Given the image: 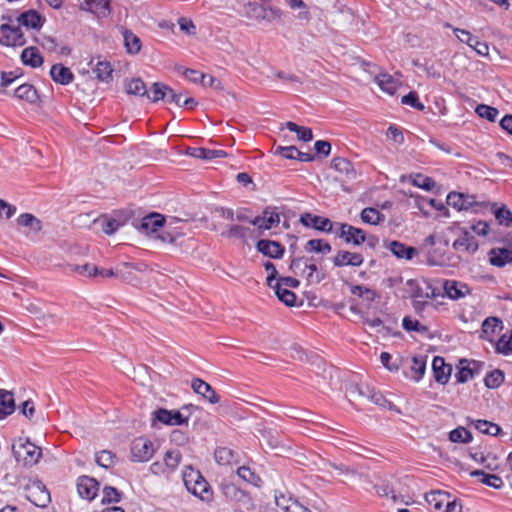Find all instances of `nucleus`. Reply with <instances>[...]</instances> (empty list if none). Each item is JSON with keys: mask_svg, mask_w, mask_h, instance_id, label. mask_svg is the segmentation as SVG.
Instances as JSON below:
<instances>
[{"mask_svg": "<svg viewBox=\"0 0 512 512\" xmlns=\"http://www.w3.org/2000/svg\"><path fill=\"white\" fill-rule=\"evenodd\" d=\"M238 476L245 482L254 486H259L260 477L248 466H241L237 469Z\"/></svg>", "mask_w": 512, "mask_h": 512, "instance_id": "nucleus-54", "label": "nucleus"}, {"mask_svg": "<svg viewBox=\"0 0 512 512\" xmlns=\"http://www.w3.org/2000/svg\"><path fill=\"white\" fill-rule=\"evenodd\" d=\"M154 452V445L148 438L138 437L131 443V456L133 461L146 462L153 457Z\"/></svg>", "mask_w": 512, "mask_h": 512, "instance_id": "nucleus-4", "label": "nucleus"}, {"mask_svg": "<svg viewBox=\"0 0 512 512\" xmlns=\"http://www.w3.org/2000/svg\"><path fill=\"white\" fill-rule=\"evenodd\" d=\"M166 220L163 215L153 212L143 217L138 226V230L144 234L156 233L159 228L165 226Z\"/></svg>", "mask_w": 512, "mask_h": 512, "instance_id": "nucleus-12", "label": "nucleus"}, {"mask_svg": "<svg viewBox=\"0 0 512 512\" xmlns=\"http://www.w3.org/2000/svg\"><path fill=\"white\" fill-rule=\"evenodd\" d=\"M154 420L165 425H183L188 423V417H184L178 410L159 408L153 412Z\"/></svg>", "mask_w": 512, "mask_h": 512, "instance_id": "nucleus-10", "label": "nucleus"}, {"mask_svg": "<svg viewBox=\"0 0 512 512\" xmlns=\"http://www.w3.org/2000/svg\"><path fill=\"white\" fill-rule=\"evenodd\" d=\"M504 379V372L500 369H494L486 374L484 384L488 389H496L503 384Z\"/></svg>", "mask_w": 512, "mask_h": 512, "instance_id": "nucleus-44", "label": "nucleus"}, {"mask_svg": "<svg viewBox=\"0 0 512 512\" xmlns=\"http://www.w3.org/2000/svg\"><path fill=\"white\" fill-rule=\"evenodd\" d=\"M304 249L306 252L328 254L331 252L332 247L323 239H311L306 243Z\"/></svg>", "mask_w": 512, "mask_h": 512, "instance_id": "nucleus-43", "label": "nucleus"}, {"mask_svg": "<svg viewBox=\"0 0 512 512\" xmlns=\"http://www.w3.org/2000/svg\"><path fill=\"white\" fill-rule=\"evenodd\" d=\"M187 155L203 159V160H212L215 158H223L227 154L224 150H217V149H208L203 147H196V148H188L186 151Z\"/></svg>", "mask_w": 512, "mask_h": 512, "instance_id": "nucleus-26", "label": "nucleus"}, {"mask_svg": "<svg viewBox=\"0 0 512 512\" xmlns=\"http://www.w3.org/2000/svg\"><path fill=\"white\" fill-rule=\"evenodd\" d=\"M280 223V214L276 211L275 207H266L262 215L256 216L251 221V225L256 226L259 231L269 230L273 226H277Z\"/></svg>", "mask_w": 512, "mask_h": 512, "instance_id": "nucleus-9", "label": "nucleus"}, {"mask_svg": "<svg viewBox=\"0 0 512 512\" xmlns=\"http://www.w3.org/2000/svg\"><path fill=\"white\" fill-rule=\"evenodd\" d=\"M248 13L251 17L255 19H263L267 21H272L274 19H278L281 16L280 9L276 7H266L264 5H260L257 3H249L248 4Z\"/></svg>", "mask_w": 512, "mask_h": 512, "instance_id": "nucleus-14", "label": "nucleus"}, {"mask_svg": "<svg viewBox=\"0 0 512 512\" xmlns=\"http://www.w3.org/2000/svg\"><path fill=\"white\" fill-rule=\"evenodd\" d=\"M402 327L408 332H417L420 334H426L429 331L427 326L421 324L416 319H412L410 316H405L403 318Z\"/></svg>", "mask_w": 512, "mask_h": 512, "instance_id": "nucleus-52", "label": "nucleus"}, {"mask_svg": "<svg viewBox=\"0 0 512 512\" xmlns=\"http://www.w3.org/2000/svg\"><path fill=\"white\" fill-rule=\"evenodd\" d=\"M27 499L37 507L44 508L51 502L50 493L41 481L27 486Z\"/></svg>", "mask_w": 512, "mask_h": 512, "instance_id": "nucleus-6", "label": "nucleus"}, {"mask_svg": "<svg viewBox=\"0 0 512 512\" xmlns=\"http://www.w3.org/2000/svg\"><path fill=\"white\" fill-rule=\"evenodd\" d=\"M189 492L204 501L209 500L212 496L209 484L204 477L199 479V481L196 482L195 487H193Z\"/></svg>", "mask_w": 512, "mask_h": 512, "instance_id": "nucleus-48", "label": "nucleus"}, {"mask_svg": "<svg viewBox=\"0 0 512 512\" xmlns=\"http://www.w3.org/2000/svg\"><path fill=\"white\" fill-rule=\"evenodd\" d=\"M475 112L484 119H487L490 122H494L499 114V111L497 108L485 105V104H479Z\"/></svg>", "mask_w": 512, "mask_h": 512, "instance_id": "nucleus-55", "label": "nucleus"}, {"mask_svg": "<svg viewBox=\"0 0 512 512\" xmlns=\"http://www.w3.org/2000/svg\"><path fill=\"white\" fill-rule=\"evenodd\" d=\"M360 218L366 224L378 225L385 220V215L376 208L367 207L361 211Z\"/></svg>", "mask_w": 512, "mask_h": 512, "instance_id": "nucleus-37", "label": "nucleus"}, {"mask_svg": "<svg viewBox=\"0 0 512 512\" xmlns=\"http://www.w3.org/2000/svg\"><path fill=\"white\" fill-rule=\"evenodd\" d=\"M412 184L414 186L424 189L426 191H431L434 188L436 182L430 177H426L421 174H417L413 178Z\"/></svg>", "mask_w": 512, "mask_h": 512, "instance_id": "nucleus-64", "label": "nucleus"}, {"mask_svg": "<svg viewBox=\"0 0 512 512\" xmlns=\"http://www.w3.org/2000/svg\"><path fill=\"white\" fill-rule=\"evenodd\" d=\"M285 126L289 131L295 132L297 134L298 139L301 141L308 142L313 139V133L310 128L299 126L292 121L286 122Z\"/></svg>", "mask_w": 512, "mask_h": 512, "instance_id": "nucleus-45", "label": "nucleus"}, {"mask_svg": "<svg viewBox=\"0 0 512 512\" xmlns=\"http://www.w3.org/2000/svg\"><path fill=\"white\" fill-rule=\"evenodd\" d=\"M375 81L381 88V90L387 92L390 95L396 93L399 83L390 74L382 73L375 77Z\"/></svg>", "mask_w": 512, "mask_h": 512, "instance_id": "nucleus-35", "label": "nucleus"}, {"mask_svg": "<svg viewBox=\"0 0 512 512\" xmlns=\"http://www.w3.org/2000/svg\"><path fill=\"white\" fill-rule=\"evenodd\" d=\"M500 325H502V321L498 317H488L482 323V334L488 337V335L494 334L496 328L499 327Z\"/></svg>", "mask_w": 512, "mask_h": 512, "instance_id": "nucleus-61", "label": "nucleus"}, {"mask_svg": "<svg viewBox=\"0 0 512 512\" xmlns=\"http://www.w3.org/2000/svg\"><path fill=\"white\" fill-rule=\"evenodd\" d=\"M258 252L273 259H280L283 257L285 248L284 246L274 240L261 239L256 244Z\"/></svg>", "mask_w": 512, "mask_h": 512, "instance_id": "nucleus-13", "label": "nucleus"}, {"mask_svg": "<svg viewBox=\"0 0 512 512\" xmlns=\"http://www.w3.org/2000/svg\"><path fill=\"white\" fill-rule=\"evenodd\" d=\"M102 231L107 235L114 234L121 226L122 222L108 217H102L99 219Z\"/></svg>", "mask_w": 512, "mask_h": 512, "instance_id": "nucleus-57", "label": "nucleus"}, {"mask_svg": "<svg viewBox=\"0 0 512 512\" xmlns=\"http://www.w3.org/2000/svg\"><path fill=\"white\" fill-rule=\"evenodd\" d=\"M308 270V274L306 275V280L310 284H318L325 279V274L318 271V267L314 262V258H305L304 260V268L302 272Z\"/></svg>", "mask_w": 512, "mask_h": 512, "instance_id": "nucleus-30", "label": "nucleus"}, {"mask_svg": "<svg viewBox=\"0 0 512 512\" xmlns=\"http://www.w3.org/2000/svg\"><path fill=\"white\" fill-rule=\"evenodd\" d=\"M164 227H165L164 231L157 236L163 242H168V243L173 244V243H176V241L179 237H182L184 235L183 232L177 231L176 228L175 229L172 228L171 223L168 225H165Z\"/></svg>", "mask_w": 512, "mask_h": 512, "instance_id": "nucleus-58", "label": "nucleus"}, {"mask_svg": "<svg viewBox=\"0 0 512 512\" xmlns=\"http://www.w3.org/2000/svg\"><path fill=\"white\" fill-rule=\"evenodd\" d=\"M425 369H426L425 359L422 357L414 356L412 358L411 370L415 373L414 379L416 381H419L423 377V375L425 373Z\"/></svg>", "mask_w": 512, "mask_h": 512, "instance_id": "nucleus-63", "label": "nucleus"}, {"mask_svg": "<svg viewBox=\"0 0 512 512\" xmlns=\"http://www.w3.org/2000/svg\"><path fill=\"white\" fill-rule=\"evenodd\" d=\"M185 487L190 491L195 487L196 482L199 481L203 476L198 470H195L192 466H186L182 473Z\"/></svg>", "mask_w": 512, "mask_h": 512, "instance_id": "nucleus-47", "label": "nucleus"}, {"mask_svg": "<svg viewBox=\"0 0 512 512\" xmlns=\"http://www.w3.org/2000/svg\"><path fill=\"white\" fill-rule=\"evenodd\" d=\"M26 39L21 28L14 25L2 24L0 26V44L4 46H23Z\"/></svg>", "mask_w": 512, "mask_h": 512, "instance_id": "nucleus-5", "label": "nucleus"}, {"mask_svg": "<svg viewBox=\"0 0 512 512\" xmlns=\"http://www.w3.org/2000/svg\"><path fill=\"white\" fill-rule=\"evenodd\" d=\"M169 86L161 82H155L152 84L150 90L147 89V96L152 102L164 100L167 97Z\"/></svg>", "mask_w": 512, "mask_h": 512, "instance_id": "nucleus-42", "label": "nucleus"}, {"mask_svg": "<svg viewBox=\"0 0 512 512\" xmlns=\"http://www.w3.org/2000/svg\"><path fill=\"white\" fill-rule=\"evenodd\" d=\"M79 9L93 14L98 19L107 18L111 14V0H83Z\"/></svg>", "mask_w": 512, "mask_h": 512, "instance_id": "nucleus-7", "label": "nucleus"}, {"mask_svg": "<svg viewBox=\"0 0 512 512\" xmlns=\"http://www.w3.org/2000/svg\"><path fill=\"white\" fill-rule=\"evenodd\" d=\"M125 89L129 95L145 96L147 94L146 85L141 78H133L128 81Z\"/></svg>", "mask_w": 512, "mask_h": 512, "instance_id": "nucleus-46", "label": "nucleus"}, {"mask_svg": "<svg viewBox=\"0 0 512 512\" xmlns=\"http://www.w3.org/2000/svg\"><path fill=\"white\" fill-rule=\"evenodd\" d=\"M471 424H473L479 432L490 436H497L502 431L498 424L489 422L487 420H473L471 421Z\"/></svg>", "mask_w": 512, "mask_h": 512, "instance_id": "nucleus-39", "label": "nucleus"}, {"mask_svg": "<svg viewBox=\"0 0 512 512\" xmlns=\"http://www.w3.org/2000/svg\"><path fill=\"white\" fill-rule=\"evenodd\" d=\"M332 167L338 172L347 176L349 179H353L356 177V171L353 167V164L345 158H334L332 160Z\"/></svg>", "mask_w": 512, "mask_h": 512, "instance_id": "nucleus-38", "label": "nucleus"}, {"mask_svg": "<svg viewBox=\"0 0 512 512\" xmlns=\"http://www.w3.org/2000/svg\"><path fill=\"white\" fill-rule=\"evenodd\" d=\"M473 477H481L480 481L490 487H493L495 489H500L504 483L501 477L495 474H487L482 470H475L470 473Z\"/></svg>", "mask_w": 512, "mask_h": 512, "instance_id": "nucleus-36", "label": "nucleus"}, {"mask_svg": "<svg viewBox=\"0 0 512 512\" xmlns=\"http://www.w3.org/2000/svg\"><path fill=\"white\" fill-rule=\"evenodd\" d=\"M253 233L249 227L240 225V224H232L228 227L227 230L221 232V236L228 239H239L243 242Z\"/></svg>", "mask_w": 512, "mask_h": 512, "instance_id": "nucleus-28", "label": "nucleus"}, {"mask_svg": "<svg viewBox=\"0 0 512 512\" xmlns=\"http://www.w3.org/2000/svg\"><path fill=\"white\" fill-rule=\"evenodd\" d=\"M191 387L195 393L203 396L211 404H216L220 401V397L216 394L211 385L199 378L192 380Z\"/></svg>", "mask_w": 512, "mask_h": 512, "instance_id": "nucleus-19", "label": "nucleus"}, {"mask_svg": "<svg viewBox=\"0 0 512 512\" xmlns=\"http://www.w3.org/2000/svg\"><path fill=\"white\" fill-rule=\"evenodd\" d=\"M446 202L449 206L457 209L458 211L468 210L474 206H477L478 203L474 195L458 193V192H450L447 195Z\"/></svg>", "mask_w": 512, "mask_h": 512, "instance_id": "nucleus-11", "label": "nucleus"}, {"mask_svg": "<svg viewBox=\"0 0 512 512\" xmlns=\"http://www.w3.org/2000/svg\"><path fill=\"white\" fill-rule=\"evenodd\" d=\"M449 440L455 443H469L472 441V434L468 429L460 426L449 433Z\"/></svg>", "mask_w": 512, "mask_h": 512, "instance_id": "nucleus-51", "label": "nucleus"}, {"mask_svg": "<svg viewBox=\"0 0 512 512\" xmlns=\"http://www.w3.org/2000/svg\"><path fill=\"white\" fill-rule=\"evenodd\" d=\"M121 492L112 486H105L103 489L102 503H118L121 500Z\"/></svg>", "mask_w": 512, "mask_h": 512, "instance_id": "nucleus-59", "label": "nucleus"}, {"mask_svg": "<svg viewBox=\"0 0 512 512\" xmlns=\"http://www.w3.org/2000/svg\"><path fill=\"white\" fill-rule=\"evenodd\" d=\"M385 247L398 259L411 260L418 253L416 248L396 240L385 243Z\"/></svg>", "mask_w": 512, "mask_h": 512, "instance_id": "nucleus-17", "label": "nucleus"}, {"mask_svg": "<svg viewBox=\"0 0 512 512\" xmlns=\"http://www.w3.org/2000/svg\"><path fill=\"white\" fill-rule=\"evenodd\" d=\"M364 262V258L359 253H353L349 251H339L333 258V264L336 267L342 266H361Z\"/></svg>", "mask_w": 512, "mask_h": 512, "instance_id": "nucleus-21", "label": "nucleus"}, {"mask_svg": "<svg viewBox=\"0 0 512 512\" xmlns=\"http://www.w3.org/2000/svg\"><path fill=\"white\" fill-rule=\"evenodd\" d=\"M181 459H182V455H181L180 451H178V450H169L165 453L163 463H164L168 473L175 471V469L180 464Z\"/></svg>", "mask_w": 512, "mask_h": 512, "instance_id": "nucleus-50", "label": "nucleus"}, {"mask_svg": "<svg viewBox=\"0 0 512 512\" xmlns=\"http://www.w3.org/2000/svg\"><path fill=\"white\" fill-rule=\"evenodd\" d=\"M21 60L24 65L32 68L40 67L44 62L38 48L34 46L27 47L22 51Z\"/></svg>", "mask_w": 512, "mask_h": 512, "instance_id": "nucleus-29", "label": "nucleus"}, {"mask_svg": "<svg viewBox=\"0 0 512 512\" xmlns=\"http://www.w3.org/2000/svg\"><path fill=\"white\" fill-rule=\"evenodd\" d=\"M299 222L307 228H313L320 232H331L334 227V223L329 218L309 212L301 214Z\"/></svg>", "mask_w": 512, "mask_h": 512, "instance_id": "nucleus-8", "label": "nucleus"}, {"mask_svg": "<svg viewBox=\"0 0 512 512\" xmlns=\"http://www.w3.org/2000/svg\"><path fill=\"white\" fill-rule=\"evenodd\" d=\"M443 290L445 295L452 300L462 299L471 292L466 283L456 280H445Z\"/></svg>", "mask_w": 512, "mask_h": 512, "instance_id": "nucleus-15", "label": "nucleus"}, {"mask_svg": "<svg viewBox=\"0 0 512 512\" xmlns=\"http://www.w3.org/2000/svg\"><path fill=\"white\" fill-rule=\"evenodd\" d=\"M98 482L89 476H81L77 481V490L81 498L93 500L97 495Z\"/></svg>", "mask_w": 512, "mask_h": 512, "instance_id": "nucleus-16", "label": "nucleus"}, {"mask_svg": "<svg viewBox=\"0 0 512 512\" xmlns=\"http://www.w3.org/2000/svg\"><path fill=\"white\" fill-rule=\"evenodd\" d=\"M15 97L20 100H25L29 103H35L39 96L35 87L31 84L25 83L16 88L14 92Z\"/></svg>", "mask_w": 512, "mask_h": 512, "instance_id": "nucleus-34", "label": "nucleus"}, {"mask_svg": "<svg viewBox=\"0 0 512 512\" xmlns=\"http://www.w3.org/2000/svg\"><path fill=\"white\" fill-rule=\"evenodd\" d=\"M376 493L381 497H390L393 502H396L400 496H398L393 487L388 482H382L374 486Z\"/></svg>", "mask_w": 512, "mask_h": 512, "instance_id": "nucleus-60", "label": "nucleus"}, {"mask_svg": "<svg viewBox=\"0 0 512 512\" xmlns=\"http://www.w3.org/2000/svg\"><path fill=\"white\" fill-rule=\"evenodd\" d=\"M489 262L496 267H504L506 264L512 263V249L493 248L489 252Z\"/></svg>", "mask_w": 512, "mask_h": 512, "instance_id": "nucleus-22", "label": "nucleus"}, {"mask_svg": "<svg viewBox=\"0 0 512 512\" xmlns=\"http://www.w3.org/2000/svg\"><path fill=\"white\" fill-rule=\"evenodd\" d=\"M13 451L17 461H22L25 466L30 467L38 463L42 454L41 448L31 443L29 439L17 447L14 446Z\"/></svg>", "mask_w": 512, "mask_h": 512, "instance_id": "nucleus-2", "label": "nucleus"}, {"mask_svg": "<svg viewBox=\"0 0 512 512\" xmlns=\"http://www.w3.org/2000/svg\"><path fill=\"white\" fill-rule=\"evenodd\" d=\"M52 80L61 85H68L74 80V74L62 64H54L50 69Z\"/></svg>", "mask_w": 512, "mask_h": 512, "instance_id": "nucleus-23", "label": "nucleus"}, {"mask_svg": "<svg viewBox=\"0 0 512 512\" xmlns=\"http://www.w3.org/2000/svg\"><path fill=\"white\" fill-rule=\"evenodd\" d=\"M95 461L99 466L108 469L115 465L116 456L109 450H102L96 453Z\"/></svg>", "mask_w": 512, "mask_h": 512, "instance_id": "nucleus-53", "label": "nucleus"}, {"mask_svg": "<svg viewBox=\"0 0 512 512\" xmlns=\"http://www.w3.org/2000/svg\"><path fill=\"white\" fill-rule=\"evenodd\" d=\"M473 460L483 465L488 470H495L498 467L497 457L492 453L485 455L483 452L470 453Z\"/></svg>", "mask_w": 512, "mask_h": 512, "instance_id": "nucleus-41", "label": "nucleus"}, {"mask_svg": "<svg viewBox=\"0 0 512 512\" xmlns=\"http://www.w3.org/2000/svg\"><path fill=\"white\" fill-rule=\"evenodd\" d=\"M15 411V400L13 393L0 389V420L5 419Z\"/></svg>", "mask_w": 512, "mask_h": 512, "instance_id": "nucleus-27", "label": "nucleus"}, {"mask_svg": "<svg viewBox=\"0 0 512 512\" xmlns=\"http://www.w3.org/2000/svg\"><path fill=\"white\" fill-rule=\"evenodd\" d=\"M121 32L126 52L131 55L138 54L142 47L141 39L129 29L121 27Z\"/></svg>", "mask_w": 512, "mask_h": 512, "instance_id": "nucleus-25", "label": "nucleus"}, {"mask_svg": "<svg viewBox=\"0 0 512 512\" xmlns=\"http://www.w3.org/2000/svg\"><path fill=\"white\" fill-rule=\"evenodd\" d=\"M214 458L220 465H231L237 462L238 453L228 447H218L214 452Z\"/></svg>", "mask_w": 512, "mask_h": 512, "instance_id": "nucleus-32", "label": "nucleus"}, {"mask_svg": "<svg viewBox=\"0 0 512 512\" xmlns=\"http://www.w3.org/2000/svg\"><path fill=\"white\" fill-rule=\"evenodd\" d=\"M450 494L445 491H431L425 494L427 503L435 510L439 511L444 507L445 502L450 498Z\"/></svg>", "mask_w": 512, "mask_h": 512, "instance_id": "nucleus-33", "label": "nucleus"}, {"mask_svg": "<svg viewBox=\"0 0 512 512\" xmlns=\"http://www.w3.org/2000/svg\"><path fill=\"white\" fill-rule=\"evenodd\" d=\"M496 351L504 355L512 353V331L510 336L503 334L496 343Z\"/></svg>", "mask_w": 512, "mask_h": 512, "instance_id": "nucleus-62", "label": "nucleus"}, {"mask_svg": "<svg viewBox=\"0 0 512 512\" xmlns=\"http://www.w3.org/2000/svg\"><path fill=\"white\" fill-rule=\"evenodd\" d=\"M270 287L274 290L278 300L284 303L286 306L294 307L302 305V301L299 304L296 303V294L288 288L280 287L279 285L274 284Z\"/></svg>", "mask_w": 512, "mask_h": 512, "instance_id": "nucleus-31", "label": "nucleus"}, {"mask_svg": "<svg viewBox=\"0 0 512 512\" xmlns=\"http://www.w3.org/2000/svg\"><path fill=\"white\" fill-rule=\"evenodd\" d=\"M336 225L338 226L335 231L337 237L343 239L346 244L359 246L366 241V233L363 229L347 223H336Z\"/></svg>", "mask_w": 512, "mask_h": 512, "instance_id": "nucleus-3", "label": "nucleus"}, {"mask_svg": "<svg viewBox=\"0 0 512 512\" xmlns=\"http://www.w3.org/2000/svg\"><path fill=\"white\" fill-rule=\"evenodd\" d=\"M433 374L436 382L446 384L449 381L452 367L445 363L443 357L436 356L432 362Z\"/></svg>", "mask_w": 512, "mask_h": 512, "instance_id": "nucleus-18", "label": "nucleus"}, {"mask_svg": "<svg viewBox=\"0 0 512 512\" xmlns=\"http://www.w3.org/2000/svg\"><path fill=\"white\" fill-rule=\"evenodd\" d=\"M17 224L26 228H29L33 232H39L42 230V222L40 219L30 213H23L18 216Z\"/></svg>", "mask_w": 512, "mask_h": 512, "instance_id": "nucleus-40", "label": "nucleus"}, {"mask_svg": "<svg viewBox=\"0 0 512 512\" xmlns=\"http://www.w3.org/2000/svg\"><path fill=\"white\" fill-rule=\"evenodd\" d=\"M112 66L108 61H98L94 69L96 78L100 81L108 82L112 78Z\"/></svg>", "mask_w": 512, "mask_h": 512, "instance_id": "nucleus-49", "label": "nucleus"}, {"mask_svg": "<svg viewBox=\"0 0 512 512\" xmlns=\"http://www.w3.org/2000/svg\"><path fill=\"white\" fill-rule=\"evenodd\" d=\"M43 19L36 10H28L17 17V22L27 28L39 29L43 25Z\"/></svg>", "mask_w": 512, "mask_h": 512, "instance_id": "nucleus-24", "label": "nucleus"}, {"mask_svg": "<svg viewBox=\"0 0 512 512\" xmlns=\"http://www.w3.org/2000/svg\"><path fill=\"white\" fill-rule=\"evenodd\" d=\"M461 232L462 236L453 242V248L455 250H464L468 253H475L479 247L476 239L465 228H462Z\"/></svg>", "mask_w": 512, "mask_h": 512, "instance_id": "nucleus-20", "label": "nucleus"}, {"mask_svg": "<svg viewBox=\"0 0 512 512\" xmlns=\"http://www.w3.org/2000/svg\"><path fill=\"white\" fill-rule=\"evenodd\" d=\"M494 215L500 225L512 227V212L505 205L497 208Z\"/></svg>", "mask_w": 512, "mask_h": 512, "instance_id": "nucleus-56", "label": "nucleus"}, {"mask_svg": "<svg viewBox=\"0 0 512 512\" xmlns=\"http://www.w3.org/2000/svg\"><path fill=\"white\" fill-rule=\"evenodd\" d=\"M224 493L227 497H231L233 512H251L253 510L252 498L234 485H227L224 488Z\"/></svg>", "mask_w": 512, "mask_h": 512, "instance_id": "nucleus-1", "label": "nucleus"}]
</instances>
